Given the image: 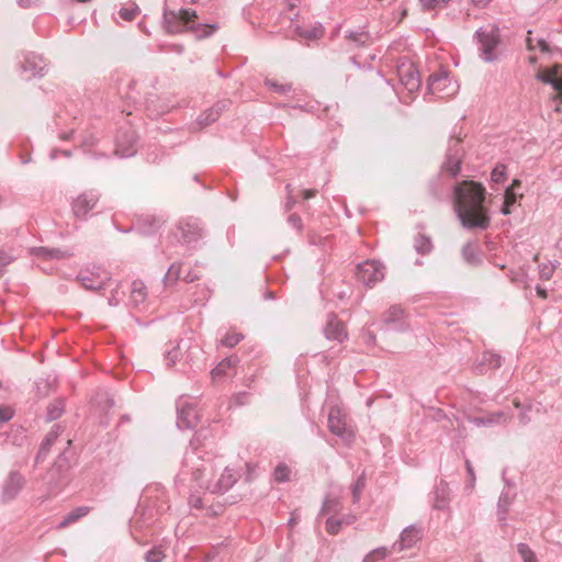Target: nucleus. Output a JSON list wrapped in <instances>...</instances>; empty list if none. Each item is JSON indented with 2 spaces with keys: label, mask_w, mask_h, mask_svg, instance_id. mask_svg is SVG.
Listing matches in <instances>:
<instances>
[{
  "label": "nucleus",
  "mask_w": 562,
  "mask_h": 562,
  "mask_svg": "<svg viewBox=\"0 0 562 562\" xmlns=\"http://www.w3.org/2000/svg\"><path fill=\"white\" fill-rule=\"evenodd\" d=\"M484 201L485 188L479 182L464 180L454 187L456 212L463 227L486 229L490 226Z\"/></svg>",
  "instance_id": "f257e3e1"
},
{
  "label": "nucleus",
  "mask_w": 562,
  "mask_h": 562,
  "mask_svg": "<svg viewBox=\"0 0 562 562\" xmlns=\"http://www.w3.org/2000/svg\"><path fill=\"white\" fill-rule=\"evenodd\" d=\"M210 470V464L201 460L195 449H192L186 452L182 470L177 477L184 481L186 476L191 474L192 480L199 487L209 490L211 493H225L237 482V475L234 471L226 468L221 477L215 483H211L204 479Z\"/></svg>",
  "instance_id": "f03ea898"
},
{
  "label": "nucleus",
  "mask_w": 562,
  "mask_h": 562,
  "mask_svg": "<svg viewBox=\"0 0 562 562\" xmlns=\"http://www.w3.org/2000/svg\"><path fill=\"white\" fill-rule=\"evenodd\" d=\"M196 12L194 10L181 9L179 11H168L164 12V25L168 33L170 34H180L184 31H194L202 33L198 34V37L203 38L212 35L216 30V24H195L194 19H196Z\"/></svg>",
  "instance_id": "7ed1b4c3"
},
{
  "label": "nucleus",
  "mask_w": 562,
  "mask_h": 562,
  "mask_svg": "<svg viewBox=\"0 0 562 562\" xmlns=\"http://www.w3.org/2000/svg\"><path fill=\"white\" fill-rule=\"evenodd\" d=\"M480 57L485 63H494L498 59L497 47L501 44L499 29L495 25L480 27L474 34Z\"/></svg>",
  "instance_id": "20e7f679"
},
{
  "label": "nucleus",
  "mask_w": 562,
  "mask_h": 562,
  "mask_svg": "<svg viewBox=\"0 0 562 562\" xmlns=\"http://www.w3.org/2000/svg\"><path fill=\"white\" fill-rule=\"evenodd\" d=\"M328 429L344 442H351L355 438L352 429L346 423V415L338 406H333L328 413Z\"/></svg>",
  "instance_id": "39448f33"
},
{
  "label": "nucleus",
  "mask_w": 562,
  "mask_h": 562,
  "mask_svg": "<svg viewBox=\"0 0 562 562\" xmlns=\"http://www.w3.org/2000/svg\"><path fill=\"white\" fill-rule=\"evenodd\" d=\"M137 135L132 126H122L115 136L114 154L121 158L132 157L136 153Z\"/></svg>",
  "instance_id": "423d86ee"
},
{
  "label": "nucleus",
  "mask_w": 562,
  "mask_h": 562,
  "mask_svg": "<svg viewBox=\"0 0 562 562\" xmlns=\"http://www.w3.org/2000/svg\"><path fill=\"white\" fill-rule=\"evenodd\" d=\"M25 483L26 480L21 472L16 470L10 471L1 483V501L3 503H8L15 499L20 492L23 490Z\"/></svg>",
  "instance_id": "0eeeda50"
},
{
  "label": "nucleus",
  "mask_w": 562,
  "mask_h": 562,
  "mask_svg": "<svg viewBox=\"0 0 562 562\" xmlns=\"http://www.w3.org/2000/svg\"><path fill=\"white\" fill-rule=\"evenodd\" d=\"M373 38L366 25L347 30L344 36V48L350 53L359 48L368 47Z\"/></svg>",
  "instance_id": "6e6552de"
},
{
  "label": "nucleus",
  "mask_w": 562,
  "mask_h": 562,
  "mask_svg": "<svg viewBox=\"0 0 562 562\" xmlns=\"http://www.w3.org/2000/svg\"><path fill=\"white\" fill-rule=\"evenodd\" d=\"M383 266L374 260L366 261L357 266V279L367 286H372L384 278Z\"/></svg>",
  "instance_id": "1a4fd4ad"
},
{
  "label": "nucleus",
  "mask_w": 562,
  "mask_h": 562,
  "mask_svg": "<svg viewBox=\"0 0 562 562\" xmlns=\"http://www.w3.org/2000/svg\"><path fill=\"white\" fill-rule=\"evenodd\" d=\"M461 138H451L447 150L446 160L441 169L448 172L451 177H457L460 171V166L463 158V149L460 146Z\"/></svg>",
  "instance_id": "9d476101"
},
{
  "label": "nucleus",
  "mask_w": 562,
  "mask_h": 562,
  "mask_svg": "<svg viewBox=\"0 0 562 562\" xmlns=\"http://www.w3.org/2000/svg\"><path fill=\"white\" fill-rule=\"evenodd\" d=\"M178 419L177 425L179 428H194L199 420L200 414L193 404L188 403L183 396L177 401Z\"/></svg>",
  "instance_id": "9b49d317"
},
{
  "label": "nucleus",
  "mask_w": 562,
  "mask_h": 562,
  "mask_svg": "<svg viewBox=\"0 0 562 562\" xmlns=\"http://www.w3.org/2000/svg\"><path fill=\"white\" fill-rule=\"evenodd\" d=\"M100 200V194L95 191H86L79 194L71 203V210L77 218H86Z\"/></svg>",
  "instance_id": "f8f14e48"
},
{
  "label": "nucleus",
  "mask_w": 562,
  "mask_h": 562,
  "mask_svg": "<svg viewBox=\"0 0 562 562\" xmlns=\"http://www.w3.org/2000/svg\"><path fill=\"white\" fill-rule=\"evenodd\" d=\"M80 284L90 291H99L105 286L111 280L110 274L105 271H80L77 276Z\"/></svg>",
  "instance_id": "ddd939ff"
},
{
  "label": "nucleus",
  "mask_w": 562,
  "mask_h": 562,
  "mask_svg": "<svg viewBox=\"0 0 562 562\" xmlns=\"http://www.w3.org/2000/svg\"><path fill=\"white\" fill-rule=\"evenodd\" d=\"M382 322L387 329L395 331H405L408 329L409 324L406 319L405 311L398 306H391L382 316Z\"/></svg>",
  "instance_id": "4468645a"
},
{
  "label": "nucleus",
  "mask_w": 562,
  "mask_h": 562,
  "mask_svg": "<svg viewBox=\"0 0 562 562\" xmlns=\"http://www.w3.org/2000/svg\"><path fill=\"white\" fill-rule=\"evenodd\" d=\"M46 64L41 56L30 53L24 56L20 65V71L24 79L29 80L34 77H43L45 75Z\"/></svg>",
  "instance_id": "2eb2a0df"
},
{
  "label": "nucleus",
  "mask_w": 562,
  "mask_h": 562,
  "mask_svg": "<svg viewBox=\"0 0 562 562\" xmlns=\"http://www.w3.org/2000/svg\"><path fill=\"white\" fill-rule=\"evenodd\" d=\"M397 75L402 86L408 92H415L420 87V77L418 70L413 64H402L397 67Z\"/></svg>",
  "instance_id": "dca6fc26"
},
{
  "label": "nucleus",
  "mask_w": 562,
  "mask_h": 562,
  "mask_svg": "<svg viewBox=\"0 0 562 562\" xmlns=\"http://www.w3.org/2000/svg\"><path fill=\"white\" fill-rule=\"evenodd\" d=\"M70 467L71 464L67 452H61L48 472L49 480L54 481L56 485L63 484L68 479Z\"/></svg>",
  "instance_id": "f3484780"
},
{
  "label": "nucleus",
  "mask_w": 562,
  "mask_h": 562,
  "mask_svg": "<svg viewBox=\"0 0 562 562\" xmlns=\"http://www.w3.org/2000/svg\"><path fill=\"white\" fill-rule=\"evenodd\" d=\"M324 335L328 340L344 341L347 338V333L342 322H340L336 314L329 313L327 315L326 325L324 327Z\"/></svg>",
  "instance_id": "a211bd4d"
},
{
  "label": "nucleus",
  "mask_w": 562,
  "mask_h": 562,
  "mask_svg": "<svg viewBox=\"0 0 562 562\" xmlns=\"http://www.w3.org/2000/svg\"><path fill=\"white\" fill-rule=\"evenodd\" d=\"M512 418V415L504 412V411H497L493 413H487L483 416H471L469 417V422L475 426H486L491 427L494 425H505L507 424Z\"/></svg>",
  "instance_id": "6ab92c4d"
},
{
  "label": "nucleus",
  "mask_w": 562,
  "mask_h": 562,
  "mask_svg": "<svg viewBox=\"0 0 562 562\" xmlns=\"http://www.w3.org/2000/svg\"><path fill=\"white\" fill-rule=\"evenodd\" d=\"M422 539V530L415 525H411L402 531L398 541L393 544V550L403 551L412 548Z\"/></svg>",
  "instance_id": "aec40b11"
},
{
  "label": "nucleus",
  "mask_w": 562,
  "mask_h": 562,
  "mask_svg": "<svg viewBox=\"0 0 562 562\" xmlns=\"http://www.w3.org/2000/svg\"><path fill=\"white\" fill-rule=\"evenodd\" d=\"M536 79L550 85L554 91L562 93V65H554L546 71H539Z\"/></svg>",
  "instance_id": "412c9836"
},
{
  "label": "nucleus",
  "mask_w": 562,
  "mask_h": 562,
  "mask_svg": "<svg viewBox=\"0 0 562 562\" xmlns=\"http://www.w3.org/2000/svg\"><path fill=\"white\" fill-rule=\"evenodd\" d=\"M60 432V426L55 425L42 441L35 461L42 462L47 457L50 447L55 443Z\"/></svg>",
  "instance_id": "4be33fe9"
},
{
  "label": "nucleus",
  "mask_w": 562,
  "mask_h": 562,
  "mask_svg": "<svg viewBox=\"0 0 562 562\" xmlns=\"http://www.w3.org/2000/svg\"><path fill=\"white\" fill-rule=\"evenodd\" d=\"M30 254L42 259H64L71 256L68 250L49 247H33L30 249Z\"/></svg>",
  "instance_id": "5701e85b"
},
{
  "label": "nucleus",
  "mask_w": 562,
  "mask_h": 562,
  "mask_svg": "<svg viewBox=\"0 0 562 562\" xmlns=\"http://www.w3.org/2000/svg\"><path fill=\"white\" fill-rule=\"evenodd\" d=\"M181 239L184 244L191 245L202 237V228L196 222H188L180 225Z\"/></svg>",
  "instance_id": "b1692460"
},
{
  "label": "nucleus",
  "mask_w": 562,
  "mask_h": 562,
  "mask_svg": "<svg viewBox=\"0 0 562 562\" xmlns=\"http://www.w3.org/2000/svg\"><path fill=\"white\" fill-rule=\"evenodd\" d=\"M448 82L449 77L447 71L431 74L428 78V90L431 93L442 92L446 89Z\"/></svg>",
  "instance_id": "393cba45"
},
{
  "label": "nucleus",
  "mask_w": 562,
  "mask_h": 562,
  "mask_svg": "<svg viewBox=\"0 0 562 562\" xmlns=\"http://www.w3.org/2000/svg\"><path fill=\"white\" fill-rule=\"evenodd\" d=\"M236 362H237L236 358L228 357V358L223 359L211 371L213 380H218V379L232 375V371L234 370Z\"/></svg>",
  "instance_id": "a878e982"
},
{
  "label": "nucleus",
  "mask_w": 562,
  "mask_h": 562,
  "mask_svg": "<svg viewBox=\"0 0 562 562\" xmlns=\"http://www.w3.org/2000/svg\"><path fill=\"white\" fill-rule=\"evenodd\" d=\"M91 508L89 506H80L72 509L68 515L64 517L57 525V529H64L67 526L76 522L80 518L87 516L90 513Z\"/></svg>",
  "instance_id": "bb28decb"
},
{
  "label": "nucleus",
  "mask_w": 562,
  "mask_h": 562,
  "mask_svg": "<svg viewBox=\"0 0 562 562\" xmlns=\"http://www.w3.org/2000/svg\"><path fill=\"white\" fill-rule=\"evenodd\" d=\"M461 255L463 260L470 266H479L482 262L477 247L473 243H467L463 245Z\"/></svg>",
  "instance_id": "cd10ccee"
},
{
  "label": "nucleus",
  "mask_w": 562,
  "mask_h": 562,
  "mask_svg": "<svg viewBox=\"0 0 562 562\" xmlns=\"http://www.w3.org/2000/svg\"><path fill=\"white\" fill-rule=\"evenodd\" d=\"M147 297L146 286L142 281H133L131 289V300L135 306L144 303Z\"/></svg>",
  "instance_id": "c85d7f7f"
},
{
  "label": "nucleus",
  "mask_w": 562,
  "mask_h": 562,
  "mask_svg": "<svg viewBox=\"0 0 562 562\" xmlns=\"http://www.w3.org/2000/svg\"><path fill=\"white\" fill-rule=\"evenodd\" d=\"M295 33L297 36L305 40H317L323 36L324 30L321 24L310 27L296 26Z\"/></svg>",
  "instance_id": "c756f323"
},
{
  "label": "nucleus",
  "mask_w": 562,
  "mask_h": 562,
  "mask_svg": "<svg viewBox=\"0 0 562 562\" xmlns=\"http://www.w3.org/2000/svg\"><path fill=\"white\" fill-rule=\"evenodd\" d=\"M414 248L422 256L430 254L432 250L431 238L425 234H418L414 240Z\"/></svg>",
  "instance_id": "7c9ffc66"
},
{
  "label": "nucleus",
  "mask_w": 562,
  "mask_h": 562,
  "mask_svg": "<svg viewBox=\"0 0 562 562\" xmlns=\"http://www.w3.org/2000/svg\"><path fill=\"white\" fill-rule=\"evenodd\" d=\"M65 412L64 398H56L47 406L46 419L53 422L58 419Z\"/></svg>",
  "instance_id": "2f4dec72"
},
{
  "label": "nucleus",
  "mask_w": 562,
  "mask_h": 562,
  "mask_svg": "<svg viewBox=\"0 0 562 562\" xmlns=\"http://www.w3.org/2000/svg\"><path fill=\"white\" fill-rule=\"evenodd\" d=\"M448 486L446 483L441 482L440 485L436 488V502H435V508L436 509H445L448 506Z\"/></svg>",
  "instance_id": "473e14b6"
},
{
  "label": "nucleus",
  "mask_w": 562,
  "mask_h": 562,
  "mask_svg": "<svg viewBox=\"0 0 562 562\" xmlns=\"http://www.w3.org/2000/svg\"><path fill=\"white\" fill-rule=\"evenodd\" d=\"M181 274V263H172L165 277H164V284L165 286H171L173 285L179 279Z\"/></svg>",
  "instance_id": "72a5a7b5"
},
{
  "label": "nucleus",
  "mask_w": 562,
  "mask_h": 562,
  "mask_svg": "<svg viewBox=\"0 0 562 562\" xmlns=\"http://www.w3.org/2000/svg\"><path fill=\"white\" fill-rule=\"evenodd\" d=\"M508 277H509L512 283H514L516 285H519L522 288H527L529 285L527 271L521 267L516 270H510L508 273Z\"/></svg>",
  "instance_id": "f704fd0d"
},
{
  "label": "nucleus",
  "mask_w": 562,
  "mask_h": 562,
  "mask_svg": "<svg viewBox=\"0 0 562 562\" xmlns=\"http://www.w3.org/2000/svg\"><path fill=\"white\" fill-rule=\"evenodd\" d=\"M518 195L513 191L512 188H507L504 195V203L501 209L502 214L508 215L510 214V207L517 202Z\"/></svg>",
  "instance_id": "c9c22d12"
},
{
  "label": "nucleus",
  "mask_w": 562,
  "mask_h": 562,
  "mask_svg": "<svg viewBox=\"0 0 562 562\" xmlns=\"http://www.w3.org/2000/svg\"><path fill=\"white\" fill-rule=\"evenodd\" d=\"M529 36L526 38V46L528 50H533L536 47H539V49L543 53H550L551 48L549 44L543 38H538L536 42L530 36L531 31H528Z\"/></svg>",
  "instance_id": "e433bc0d"
},
{
  "label": "nucleus",
  "mask_w": 562,
  "mask_h": 562,
  "mask_svg": "<svg viewBox=\"0 0 562 562\" xmlns=\"http://www.w3.org/2000/svg\"><path fill=\"white\" fill-rule=\"evenodd\" d=\"M366 487V475L362 473L357 481L351 485L352 502L356 504L360 501L362 491Z\"/></svg>",
  "instance_id": "4c0bfd02"
},
{
  "label": "nucleus",
  "mask_w": 562,
  "mask_h": 562,
  "mask_svg": "<svg viewBox=\"0 0 562 562\" xmlns=\"http://www.w3.org/2000/svg\"><path fill=\"white\" fill-rule=\"evenodd\" d=\"M517 551L522 559V562H539L536 553L530 549V547L526 543H518Z\"/></svg>",
  "instance_id": "58836bf2"
},
{
  "label": "nucleus",
  "mask_w": 562,
  "mask_h": 562,
  "mask_svg": "<svg viewBox=\"0 0 562 562\" xmlns=\"http://www.w3.org/2000/svg\"><path fill=\"white\" fill-rule=\"evenodd\" d=\"M290 468L285 463H279L273 471L276 482L283 483L290 480Z\"/></svg>",
  "instance_id": "ea45409f"
},
{
  "label": "nucleus",
  "mask_w": 562,
  "mask_h": 562,
  "mask_svg": "<svg viewBox=\"0 0 562 562\" xmlns=\"http://www.w3.org/2000/svg\"><path fill=\"white\" fill-rule=\"evenodd\" d=\"M389 551L385 547H379L370 551L363 559V562H376L387 557Z\"/></svg>",
  "instance_id": "a19ab883"
},
{
  "label": "nucleus",
  "mask_w": 562,
  "mask_h": 562,
  "mask_svg": "<svg viewBox=\"0 0 562 562\" xmlns=\"http://www.w3.org/2000/svg\"><path fill=\"white\" fill-rule=\"evenodd\" d=\"M341 508L339 497H327L325 498L322 507V513H337Z\"/></svg>",
  "instance_id": "79ce46f5"
},
{
  "label": "nucleus",
  "mask_w": 562,
  "mask_h": 562,
  "mask_svg": "<svg viewBox=\"0 0 562 562\" xmlns=\"http://www.w3.org/2000/svg\"><path fill=\"white\" fill-rule=\"evenodd\" d=\"M218 111H212L211 109L202 113L198 117V124L201 127H205L212 123H214L218 119Z\"/></svg>",
  "instance_id": "37998d69"
},
{
  "label": "nucleus",
  "mask_w": 562,
  "mask_h": 562,
  "mask_svg": "<svg viewBox=\"0 0 562 562\" xmlns=\"http://www.w3.org/2000/svg\"><path fill=\"white\" fill-rule=\"evenodd\" d=\"M558 262H548L539 265V276L542 280H550L554 273Z\"/></svg>",
  "instance_id": "c03bdc74"
},
{
  "label": "nucleus",
  "mask_w": 562,
  "mask_h": 562,
  "mask_svg": "<svg viewBox=\"0 0 562 562\" xmlns=\"http://www.w3.org/2000/svg\"><path fill=\"white\" fill-rule=\"evenodd\" d=\"M139 14V8L136 4H132L128 8H122L119 11V15L125 21H133Z\"/></svg>",
  "instance_id": "a18cd8bd"
},
{
  "label": "nucleus",
  "mask_w": 562,
  "mask_h": 562,
  "mask_svg": "<svg viewBox=\"0 0 562 562\" xmlns=\"http://www.w3.org/2000/svg\"><path fill=\"white\" fill-rule=\"evenodd\" d=\"M342 526V520L334 516L328 517L326 520V531L329 535H337Z\"/></svg>",
  "instance_id": "49530a36"
},
{
  "label": "nucleus",
  "mask_w": 562,
  "mask_h": 562,
  "mask_svg": "<svg viewBox=\"0 0 562 562\" xmlns=\"http://www.w3.org/2000/svg\"><path fill=\"white\" fill-rule=\"evenodd\" d=\"M514 405L521 409L520 414H519V423L521 425H527L531 422V418L530 416L528 415V412L531 409V405L530 404H527V405H521L520 402L518 401H514Z\"/></svg>",
  "instance_id": "de8ad7c7"
},
{
  "label": "nucleus",
  "mask_w": 562,
  "mask_h": 562,
  "mask_svg": "<svg viewBox=\"0 0 562 562\" xmlns=\"http://www.w3.org/2000/svg\"><path fill=\"white\" fill-rule=\"evenodd\" d=\"M506 176V166L503 164H497L491 172V180L495 183H501L504 181Z\"/></svg>",
  "instance_id": "09e8293b"
},
{
  "label": "nucleus",
  "mask_w": 562,
  "mask_h": 562,
  "mask_svg": "<svg viewBox=\"0 0 562 562\" xmlns=\"http://www.w3.org/2000/svg\"><path fill=\"white\" fill-rule=\"evenodd\" d=\"M265 83H266V86L273 89L277 93H280V94H286L292 90V85H290V83L280 85L277 81L270 80V79H267L265 81Z\"/></svg>",
  "instance_id": "8fccbe9b"
},
{
  "label": "nucleus",
  "mask_w": 562,
  "mask_h": 562,
  "mask_svg": "<svg viewBox=\"0 0 562 562\" xmlns=\"http://www.w3.org/2000/svg\"><path fill=\"white\" fill-rule=\"evenodd\" d=\"M244 336L238 333H228L224 336V338L221 340L222 345L228 348H232L236 346Z\"/></svg>",
  "instance_id": "3c124183"
},
{
  "label": "nucleus",
  "mask_w": 562,
  "mask_h": 562,
  "mask_svg": "<svg viewBox=\"0 0 562 562\" xmlns=\"http://www.w3.org/2000/svg\"><path fill=\"white\" fill-rule=\"evenodd\" d=\"M165 554L160 548H153L145 554L146 562H162Z\"/></svg>",
  "instance_id": "603ef678"
},
{
  "label": "nucleus",
  "mask_w": 562,
  "mask_h": 562,
  "mask_svg": "<svg viewBox=\"0 0 562 562\" xmlns=\"http://www.w3.org/2000/svg\"><path fill=\"white\" fill-rule=\"evenodd\" d=\"M94 402L98 406H101L104 403L103 409H110L114 405L113 398H111L106 392L98 393Z\"/></svg>",
  "instance_id": "864d4df0"
},
{
  "label": "nucleus",
  "mask_w": 562,
  "mask_h": 562,
  "mask_svg": "<svg viewBox=\"0 0 562 562\" xmlns=\"http://www.w3.org/2000/svg\"><path fill=\"white\" fill-rule=\"evenodd\" d=\"M484 362L488 363L490 368L497 369L502 364V357L493 352H485L483 356Z\"/></svg>",
  "instance_id": "5fc2aeb1"
},
{
  "label": "nucleus",
  "mask_w": 562,
  "mask_h": 562,
  "mask_svg": "<svg viewBox=\"0 0 562 562\" xmlns=\"http://www.w3.org/2000/svg\"><path fill=\"white\" fill-rule=\"evenodd\" d=\"M509 504H510V499H509L508 494H505V493L501 494L499 499H498V512L502 515H505L508 510ZM501 520H505V516H502Z\"/></svg>",
  "instance_id": "6e6d98bb"
},
{
  "label": "nucleus",
  "mask_w": 562,
  "mask_h": 562,
  "mask_svg": "<svg viewBox=\"0 0 562 562\" xmlns=\"http://www.w3.org/2000/svg\"><path fill=\"white\" fill-rule=\"evenodd\" d=\"M288 223L293 228H295L297 232L302 231L303 224H302V218H301V216L299 214H296V213L290 214L289 217H288Z\"/></svg>",
  "instance_id": "4d7b16f0"
},
{
  "label": "nucleus",
  "mask_w": 562,
  "mask_h": 562,
  "mask_svg": "<svg viewBox=\"0 0 562 562\" xmlns=\"http://www.w3.org/2000/svg\"><path fill=\"white\" fill-rule=\"evenodd\" d=\"M422 5L427 10H434L437 8H441L446 0H419Z\"/></svg>",
  "instance_id": "13d9d810"
},
{
  "label": "nucleus",
  "mask_w": 562,
  "mask_h": 562,
  "mask_svg": "<svg viewBox=\"0 0 562 562\" xmlns=\"http://www.w3.org/2000/svg\"><path fill=\"white\" fill-rule=\"evenodd\" d=\"M178 357H179V349L178 347H173L172 349L168 350L166 352V360H167V366H172L176 363V361L178 360Z\"/></svg>",
  "instance_id": "bf43d9fd"
},
{
  "label": "nucleus",
  "mask_w": 562,
  "mask_h": 562,
  "mask_svg": "<svg viewBox=\"0 0 562 562\" xmlns=\"http://www.w3.org/2000/svg\"><path fill=\"white\" fill-rule=\"evenodd\" d=\"M13 259L14 258L12 256L0 250V276L2 274L4 267L11 263Z\"/></svg>",
  "instance_id": "052dcab7"
},
{
  "label": "nucleus",
  "mask_w": 562,
  "mask_h": 562,
  "mask_svg": "<svg viewBox=\"0 0 562 562\" xmlns=\"http://www.w3.org/2000/svg\"><path fill=\"white\" fill-rule=\"evenodd\" d=\"M231 104V102L228 100H223V101H218L217 103H215L211 110L212 111H218V116L221 115V113L226 110L228 108V105Z\"/></svg>",
  "instance_id": "680f3d73"
},
{
  "label": "nucleus",
  "mask_w": 562,
  "mask_h": 562,
  "mask_svg": "<svg viewBox=\"0 0 562 562\" xmlns=\"http://www.w3.org/2000/svg\"><path fill=\"white\" fill-rule=\"evenodd\" d=\"M296 204V200L293 194H288L284 203V212H290Z\"/></svg>",
  "instance_id": "e2e57ef3"
},
{
  "label": "nucleus",
  "mask_w": 562,
  "mask_h": 562,
  "mask_svg": "<svg viewBox=\"0 0 562 562\" xmlns=\"http://www.w3.org/2000/svg\"><path fill=\"white\" fill-rule=\"evenodd\" d=\"M12 418V412L7 407H0V423L9 422Z\"/></svg>",
  "instance_id": "0e129e2a"
},
{
  "label": "nucleus",
  "mask_w": 562,
  "mask_h": 562,
  "mask_svg": "<svg viewBox=\"0 0 562 562\" xmlns=\"http://www.w3.org/2000/svg\"><path fill=\"white\" fill-rule=\"evenodd\" d=\"M465 468H467L468 475L470 477L471 486H473L474 481H475V474H474V470H473V467H472L470 460H465Z\"/></svg>",
  "instance_id": "69168bd1"
},
{
  "label": "nucleus",
  "mask_w": 562,
  "mask_h": 562,
  "mask_svg": "<svg viewBox=\"0 0 562 562\" xmlns=\"http://www.w3.org/2000/svg\"><path fill=\"white\" fill-rule=\"evenodd\" d=\"M199 279H200V276L196 272L191 271V270L188 271V273H186L183 276V281L187 282V283L194 282V281H196Z\"/></svg>",
  "instance_id": "338daca9"
},
{
  "label": "nucleus",
  "mask_w": 562,
  "mask_h": 562,
  "mask_svg": "<svg viewBox=\"0 0 562 562\" xmlns=\"http://www.w3.org/2000/svg\"><path fill=\"white\" fill-rule=\"evenodd\" d=\"M190 504H191L192 507L198 508V509L203 507L202 499L199 496H191L190 497Z\"/></svg>",
  "instance_id": "774afa93"
}]
</instances>
